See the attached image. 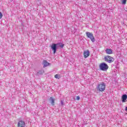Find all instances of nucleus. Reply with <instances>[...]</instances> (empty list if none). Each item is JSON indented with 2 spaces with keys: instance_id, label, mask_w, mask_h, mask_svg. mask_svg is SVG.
<instances>
[{
  "instance_id": "obj_1",
  "label": "nucleus",
  "mask_w": 127,
  "mask_h": 127,
  "mask_svg": "<svg viewBox=\"0 0 127 127\" xmlns=\"http://www.w3.org/2000/svg\"><path fill=\"white\" fill-rule=\"evenodd\" d=\"M96 89L99 92H104L106 90V83L104 82H100L97 85Z\"/></svg>"
},
{
  "instance_id": "obj_2",
  "label": "nucleus",
  "mask_w": 127,
  "mask_h": 127,
  "mask_svg": "<svg viewBox=\"0 0 127 127\" xmlns=\"http://www.w3.org/2000/svg\"><path fill=\"white\" fill-rule=\"evenodd\" d=\"M99 69L101 71H107L109 69V65L106 63H102L99 65Z\"/></svg>"
},
{
  "instance_id": "obj_3",
  "label": "nucleus",
  "mask_w": 127,
  "mask_h": 127,
  "mask_svg": "<svg viewBox=\"0 0 127 127\" xmlns=\"http://www.w3.org/2000/svg\"><path fill=\"white\" fill-rule=\"evenodd\" d=\"M86 35L87 37L90 39L92 42H93V43L95 42V37H94V34L91 33L90 32H86Z\"/></svg>"
},
{
  "instance_id": "obj_4",
  "label": "nucleus",
  "mask_w": 127,
  "mask_h": 127,
  "mask_svg": "<svg viewBox=\"0 0 127 127\" xmlns=\"http://www.w3.org/2000/svg\"><path fill=\"white\" fill-rule=\"evenodd\" d=\"M104 60L105 61L108 62V63H113V62L115 61V59L110 56H105L104 57Z\"/></svg>"
},
{
  "instance_id": "obj_5",
  "label": "nucleus",
  "mask_w": 127,
  "mask_h": 127,
  "mask_svg": "<svg viewBox=\"0 0 127 127\" xmlns=\"http://www.w3.org/2000/svg\"><path fill=\"white\" fill-rule=\"evenodd\" d=\"M51 48L52 51H53V54H55V53H56V52L57 51V49H58L56 44L53 43L52 44V45L51 46Z\"/></svg>"
},
{
  "instance_id": "obj_6",
  "label": "nucleus",
  "mask_w": 127,
  "mask_h": 127,
  "mask_svg": "<svg viewBox=\"0 0 127 127\" xmlns=\"http://www.w3.org/2000/svg\"><path fill=\"white\" fill-rule=\"evenodd\" d=\"M18 127H25V122L21 120L18 123Z\"/></svg>"
},
{
  "instance_id": "obj_7",
  "label": "nucleus",
  "mask_w": 127,
  "mask_h": 127,
  "mask_svg": "<svg viewBox=\"0 0 127 127\" xmlns=\"http://www.w3.org/2000/svg\"><path fill=\"white\" fill-rule=\"evenodd\" d=\"M83 56L84 58H88L89 56H90V51L89 50H87L84 52Z\"/></svg>"
},
{
  "instance_id": "obj_8",
  "label": "nucleus",
  "mask_w": 127,
  "mask_h": 127,
  "mask_svg": "<svg viewBox=\"0 0 127 127\" xmlns=\"http://www.w3.org/2000/svg\"><path fill=\"white\" fill-rule=\"evenodd\" d=\"M56 45H57L56 47L58 49V48H59V47L63 49L64 47V46H65V44H64L61 42L58 43L56 44Z\"/></svg>"
},
{
  "instance_id": "obj_9",
  "label": "nucleus",
  "mask_w": 127,
  "mask_h": 127,
  "mask_svg": "<svg viewBox=\"0 0 127 127\" xmlns=\"http://www.w3.org/2000/svg\"><path fill=\"white\" fill-rule=\"evenodd\" d=\"M44 74V70L41 69L37 71L36 73V76H41V75H43Z\"/></svg>"
},
{
  "instance_id": "obj_10",
  "label": "nucleus",
  "mask_w": 127,
  "mask_h": 127,
  "mask_svg": "<svg viewBox=\"0 0 127 127\" xmlns=\"http://www.w3.org/2000/svg\"><path fill=\"white\" fill-rule=\"evenodd\" d=\"M127 99V95L123 94L122 96V103H126Z\"/></svg>"
},
{
  "instance_id": "obj_11",
  "label": "nucleus",
  "mask_w": 127,
  "mask_h": 127,
  "mask_svg": "<svg viewBox=\"0 0 127 127\" xmlns=\"http://www.w3.org/2000/svg\"><path fill=\"white\" fill-rule=\"evenodd\" d=\"M105 52L107 54H113V50L111 49H107L105 50Z\"/></svg>"
},
{
  "instance_id": "obj_12",
  "label": "nucleus",
  "mask_w": 127,
  "mask_h": 127,
  "mask_svg": "<svg viewBox=\"0 0 127 127\" xmlns=\"http://www.w3.org/2000/svg\"><path fill=\"white\" fill-rule=\"evenodd\" d=\"M49 101L51 102V104L52 106H54L55 104V99H54V98L51 97L50 98Z\"/></svg>"
},
{
  "instance_id": "obj_13",
  "label": "nucleus",
  "mask_w": 127,
  "mask_h": 127,
  "mask_svg": "<svg viewBox=\"0 0 127 127\" xmlns=\"http://www.w3.org/2000/svg\"><path fill=\"white\" fill-rule=\"evenodd\" d=\"M43 63H44V67H47V66H49V65L50 64L46 60L43 61Z\"/></svg>"
},
{
  "instance_id": "obj_14",
  "label": "nucleus",
  "mask_w": 127,
  "mask_h": 127,
  "mask_svg": "<svg viewBox=\"0 0 127 127\" xmlns=\"http://www.w3.org/2000/svg\"><path fill=\"white\" fill-rule=\"evenodd\" d=\"M55 78H56V79H60V75L59 74H56Z\"/></svg>"
},
{
  "instance_id": "obj_15",
  "label": "nucleus",
  "mask_w": 127,
  "mask_h": 127,
  "mask_svg": "<svg viewBox=\"0 0 127 127\" xmlns=\"http://www.w3.org/2000/svg\"><path fill=\"white\" fill-rule=\"evenodd\" d=\"M127 3V0H122V4H126Z\"/></svg>"
},
{
  "instance_id": "obj_16",
  "label": "nucleus",
  "mask_w": 127,
  "mask_h": 127,
  "mask_svg": "<svg viewBox=\"0 0 127 127\" xmlns=\"http://www.w3.org/2000/svg\"><path fill=\"white\" fill-rule=\"evenodd\" d=\"M61 106L64 105V102H63V100H61Z\"/></svg>"
},
{
  "instance_id": "obj_17",
  "label": "nucleus",
  "mask_w": 127,
  "mask_h": 127,
  "mask_svg": "<svg viewBox=\"0 0 127 127\" xmlns=\"http://www.w3.org/2000/svg\"><path fill=\"white\" fill-rule=\"evenodd\" d=\"M2 13L1 12H0V19L2 18Z\"/></svg>"
},
{
  "instance_id": "obj_18",
  "label": "nucleus",
  "mask_w": 127,
  "mask_h": 127,
  "mask_svg": "<svg viewBox=\"0 0 127 127\" xmlns=\"http://www.w3.org/2000/svg\"><path fill=\"white\" fill-rule=\"evenodd\" d=\"M76 100H77V101H79V100H80V96H76Z\"/></svg>"
},
{
  "instance_id": "obj_19",
  "label": "nucleus",
  "mask_w": 127,
  "mask_h": 127,
  "mask_svg": "<svg viewBox=\"0 0 127 127\" xmlns=\"http://www.w3.org/2000/svg\"><path fill=\"white\" fill-rule=\"evenodd\" d=\"M125 111L126 112H127V106L125 108Z\"/></svg>"
},
{
  "instance_id": "obj_20",
  "label": "nucleus",
  "mask_w": 127,
  "mask_h": 127,
  "mask_svg": "<svg viewBox=\"0 0 127 127\" xmlns=\"http://www.w3.org/2000/svg\"><path fill=\"white\" fill-rule=\"evenodd\" d=\"M122 25H126V24H125V23H122Z\"/></svg>"
},
{
  "instance_id": "obj_21",
  "label": "nucleus",
  "mask_w": 127,
  "mask_h": 127,
  "mask_svg": "<svg viewBox=\"0 0 127 127\" xmlns=\"http://www.w3.org/2000/svg\"><path fill=\"white\" fill-rule=\"evenodd\" d=\"M38 0V1H39V0Z\"/></svg>"
}]
</instances>
